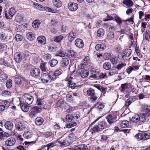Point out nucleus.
<instances>
[{"mask_svg": "<svg viewBox=\"0 0 150 150\" xmlns=\"http://www.w3.org/2000/svg\"><path fill=\"white\" fill-rule=\"evenodd\" d=\"M23 102L25 104L30 105L33 102V97L28 94H24L23 96Z\"/></svg>", "mask_w": 150, "mask_h": 150, "instance_id": "f257e3e1", "label": "nucleus"}, {"mask_svg": "<svg viewBox=\"0 0 150 150\" xmlns=\"http://www.w3.org/2000/svg\"><path fill=\"white\" fill-rule=\"evenodd\" d=\"M117 116L115 113H111L108 115L106 119L109 124L111 125L115 121Z\"/></svg>", "mask_w": 150, "mask_h": 150, "instance_id": "f03ea898", "label": "nucleus"}, {"mask_svg": "<svg viewBox=\"0 0 150 150\" xmlns=\"http://www.w3.org/2000/svg\"><path fill=\"white\" fill-rule=\"evenodd\" d=\"M87 95L92 97L91 98V99L93 102H94L97 99V97L95 95L94 91L93 89L90 88L87 91Z\"/></svg>", "mask_w": 150, "mask_h": 150, "instance_id": "7ed1b4c3", "label": "nucleus"}, {"mask_svg": "<svg viewBox=\"0 0 150 150\" xmlns=\"http://www.w3.org/2000/svg\"><path fill=\"white\" fill-rule=\"evenodd\" d=\"M68 8L71 11H74L76 10L78 7V4L75 3L70 2L68 4Z\"/></svg>", "mask_w": 150, "mask_h": 150, "instance_id": "20e7f679", "label": "nucleus"}, {"mask_svg": "<svg viewBox=\"0 0 150 150\" xmlns=\"http://www.w3.org/2000/svg\"><path fill=\"white\" fill-rule=\"evenodd\" d=\"M139 66L137 65L129 66L126 69V72L128 74H130L133 71L138 70L139 69Z\"/></svg>", "mask_w": 150, "mask_h": 150, "instance_id": "39448f33", "label": "nucleus"}, {"mask_svg": "<svg viewBox=\"0 0 150 150\" xmlns=\"http://www.w3.org/2000/svg\"><path fill=\"white\" fill-rule=\"evenodd\" d=\"M40 70L37 68H35L32 69L30 72V74L33 77H36L39 76L40 73Z\"/></svg>", "mask_w": 150, "mask_h": 150, "instance_id": "423d86ee", "label": "nucleus"}, {"mask_svg": "<svg viewBox=\"0 0 150 150\" xmlns=\"http://www.w3.org/2000/svg\"><path fill=\"white\" fill-rule=\"evenodd\" d=\"M141 110L143 112L146 113V115L150 116V106L146 105H142L141 108Z\"/></svg>", "mask_w": 150, "mask_h": 150, "instance_id": "0eeeda50", "label": "nucleus"}, {"mask_svg": "<svg viewBox=\"0 0 150 150\" xmlns=\"http://www.w3.org/2000/svg\"><path fill=\"white\" fill-rule=\"evenodd\" d=\"M15 143V139L13 137H11L6 141L5 144L7 146H12Z\"/></svg>", "mask_w": 150, "mask_h": 150, "instance_id": "6e6552de", "label": "nucleus"}, {"mask_svg": "<svg viewBox=\"0 0 150 150\" xmlns=\"http://www.w3.org/2000/svg\"><path fill=\"white\" fill-rule=\"evenodd\" d=\"M41 81L44 83H47L50 80L49 75L46 73L42 74L40 77Z\"/></svg>", "mask_w": 150, "mask_h": 150, "instance_id": "1a4fd4ad", "label": "nucleus"}, {"mask_svg": "<svg viewBox=\"0 0 150 150\" xmlns=\"http://www.w3.org/2000/svg\"><path fill=\"white\" fill-rule=\"evenodd\" d=\"M76 46L79 48H82L84 46V43L83 40L80 39H77L74 42Z\"/></svg>", "mask_w": 150, "mask_h": 150, "instance_id": "9d476101", "label": "nucleus"}, {"mask_svg": "<svg viewBox=\"0 0 150 150\" xmlns=\"http://www.w3.org/2000/svg\"><path fill=\"white\" fill-rule=\"evenodd\" d=\"M69 86L72 89H77L81 88L82 86V85H77L75 83H73L72 81H69L68 83Z\"/></svg>", "mask_w": 150, "mask_h": 150, "instance_id": "9b49d317", "label": "nucleus"}, {"mask_svg": "<svg viewBox=\"0 0 150 150\" xmlns=\"http://www.w3.org/2000/svg\"><path fill=\"white\" fill-rule=\"evenodd\" d=\"M105 48L106 46L105 43L97 44L95 46L96 50L99 51L103 50Z\"/></svg>", "mask_w": 150, "mask_h": 150, "instance_id": "f8f14e48", "label": "nucleus"}, {"mask_svg": "<svg viewBox=\"0 0 150 150\" xmlns=\"http://www.w3.org/2000/svg\"><path fill=\"white\" fill-rule=\"evenodd\" d=\"M23 136L27 139H29L33 137V132L31 131H28L25 132L23 134Z\"/></svg>", "mask_w": 150, "mask_h": 150, "instance_id": "ddd939ff", "label": "nucleus"}, {"mask_svg": "<svg viewBox=\"0 0 150 150\" xmlns=\"http://www.w3.org/2000/svg\"><path fill=\"white\" fill-rule=\"evenodd\" d=\"M69 63V60L67 58H63L60 62V65L62 67H64L67 66Z\"/></svg>", "mask_w": 150, "mask_h": 150, "instance_id": "4468645a", "label": "nucleus"}, {"mask_svg": "<svg viewBox=\"0 0 150 150\" xmlns=\"http://www.w3.org/2000/svg\"><path fill=\"white\" fill-rule=\"evenodd\" d=\"M16 128L18 131H21L25 129V126L22 123L18 122L16 125Z\"/></svg>", "mask_w": 150, "mask_h": 150, "instance_id": "2eb2a0df", "label": "nucleus"}, {"mask_svg": "<svg viewBox=\"0 0 150 150\" xmlns=\"http://www.w3.org/2000/svg\"><path fill=\"white\" fill-rule=\"evenodd\" d=\"M14 58L16 62L19 63L22 59L21 55V54L17 52L14 54Z\"/></svg>", "mask_w": 150, "mask_h": 150, "instance_id": "dca6fc26", "label": "nucleus"}, {"mask_svg": "<svg viewBox=\"0 0 150 150\" xmlns=\"http://www.w3.org/2000/svg\"><path fill=\"white\" fill-rule=\"evenodd\" d=\"M4 126L7 129L11 130L13 127V124L11 122L7 121L5 123Z\"/></svg>", "mask_w": 150, "mask_h": 150, "instance_id": "f3484780", "label": "nucleus"}, {"mask_svg": "<svg viewBox=\"0 0 150 150\" xmlns=\"http://www.w3.org/2000/svg\"><path fill=\"white\" fill-rule=\"evenodd\" d=\"M76 37V34L73 31L71 32L69 34L68 39L70 42H72Z\"/></svg>", "mask_w": 150, "mask_h": 150, "instance_id": "a211bd4d", "label": "nucleus"}, {"mask_svg": "<svg viewBox=\"0 0 150 150\" xmlns=\"http://www.w3.org/2000/svg\"><path fill=\"white\" fill-rule=\"evenodd\" d=\"M132 50L130 49L125 50L123 52L122 55V58H123L124 57H128L130 56L131 54Z\"/></svg>", "mask_w": 150, "mask_h": 150, "instance_id": "6ab92c4d", "label": "nucleus"}, {"mask_svg": "<svg viewBox=\"0 0 150 150\" xmlns=\"http://www.w3.org/2000/svg\"><path fill=\"white\" fill-rule=\"evenodd\" d=\"M23 20V17L22 15L19 13H18L15 16V21L16 22L20 23Z\"/></svg>", "mask_w": 150, "mask_h": 150, "instance_id": "aec40b11", "label": "nucleus"}, {"mask_svg": "<svg viewBox=\"0 0 150 150\" xmlns=\"http://www.w3.org/2000/svg\"><path fill=\"white\" fill-rule=\"evenodd\" d=\"M37 39L39 43L42 45H44L45 43L46 38L43 36H39Z\"/></svg>", "mask_w": 150, "mask_h": 150, "instance_id": "412c9836", "label": "nucleus"}, {"mask_svg": "<svg viewBox=\"0 0 150 150\" xmlns=\"http://www.w3.org/2000/svg\"><path fill=\"white\" fill-rule=\"evenodd\" d=\"M121 91L122 92H127L129 89L128 84L127 83L122 84L121 85Z\"/></svg>", "mask_w": 150, "mask_h": 150, "instance_id": "4be33fe9", "label": "nucleus"}, {"mask_svg": "<svg viewBox=\"0 0 150 150\" xmlns=\"http://www.w3.org/2000/svg\"><path fill=\"white\" fill-rule=\"evenodd\" d=\"M89 71L86 69H83L81 71L80 74L82 78H84L87 77L89 75Z\"/></svg>", "mask_w": 150, "mask_h": 150, "instance_id": "5701e85b", "label": "nucleus"}, {"mask_svg": "<svg viewBox=\"0 0 150 150\" xmlns=\"http://www.w3.org/2000/svg\"><path fill=\"white\" fill-rule=\"evenodd\" d=\"M27 39L30 41L33 40L35 38L34 35L32 32H29L26 34Z\"/></svg>", "mask_w": 150, "mask_h": 150, "instance_id": "b1692460", "label": "nucleus"}, {"mask_svg": "<svg viewBox=\"0 0 150 150\" xmlns=\"http://www.w3.org/2000/svg\"><path fill=\"white\" fill-rule=\"evenodd\" d=\"M33 6L35 8L40 11H42L45 9V7L42 5L37 3H34L33 4Z\"/></svg>", "mask_w": 150, "mask_h": 150, "instance_id": "393cba45", "label": "nucleus"}, {"mask_svg": "<svg viewBox=\"0 0 150 150\" xmlns=\"http://www.w3.org/2000/svg\"><path fill=\"white\" fill-rule=\"evenodd\" d=\"M65 102L62 99L59 100L57 103V106L61 108H63L65 107Z\"/></svg>", "mask_w": 150, "mask_h": 150, "instance_id": "a878e982", "label": "nucleus"}, {"mask_svg": "<svg viewBox=\"0 0 150 150\" xmlns=\"http://www.w3.org/2000/svg\"><path fill=\"white\" fill-rule=\"evenodd\" d=\"M65 53L67 55L71 57H73L76 56V53L74 51L71 50H68Z\"/></svg>", "mask_w": 150, "mask_h": 150, "instance_id": "bb28decb", "label": "nucleus"}, {"mask_svg": "<svg viewBox=\"0 0 150 150\" xmlns=\"http://www.w3.org/2000/svg\"><path fill=\"white\" fill-rule=\"evenodd\" d=\"M103 103L100 102L97 103L95 105V108L98 110H101L104 107Z\"/></svg>", "mask_w": 150, "mask_h": 150, "instance_id": "cd10ccee", "label": "nucleus"}, {"mask_svg": "<svg viewBox=\"0 0 150 150\" xmlns=\"http://www.w3.org/2000/svg\"><path fill=\"white\" fill-rule=\"evenodd\" d=\"M53 5L57 8L61 7L62 5V2L59 0H53Z\"/></svg>", "mask_w": 150, "mask_h": 150, "instance_id": "c85d7f7f", "label": "nucleus"}, {"mask_svg": "<svg viewBox=\"0 0 150 150\" xmlns=\"http://www.w3.org/2000/svg\"><path fill=\"white\" fill-rule=\"evenodd\" d=\"M44 121V120L41 117L37 118L35 120V123L38 125H41Z\"/></svg>", "mask_w": 150, "mask_h": 150, "instance_id": "c756f323", "label": "nucleus"}, {"mask_svg": "<svg viewBox=\"0 0 150 150\" xmlns=\"http://www.w3.org/2000/svg\"><path fill=\"white\" fill-rule=\"evenodd\" d=\"M58 63V61L57 60L53 59L51 60L49 62V64H50V67H52L56 65Z\"/></svg>", "mask_w": 150, "mask_h": 150, "instance_id": "7c9ffc66", "label": "nucleus"}, {"mask_svg": "<svg viewBox=\"0 0 150 150\" xmlns=\"http://www.w3.org/2000/svg\"><path fill=\"white\" fill-rule=\"evenodd\" d=\"M40 24V22L38 20H34L32 23V26L34 28H38Z\"/></svg>", "mask_w": 150, "mask_h": 150, "instance_id": "2f4dec72", "label": "nucleus"}, {"mask_svg": "<svg viewBox=\"0 0 150 150\" xmlns=\"http://www.w3.org/2000/svg\"><path fill=\"white\" fill-rule=\"evenodd\" d=\"M22 79L21 77L19 76H16L14 77V82L15 83L18 84H20L21 83V79Z\"/></svg>", "mask_w": 150, "mask_h": 150, "instance_id": "473e14b6", "label": "nucleus"}, {"mask_svg": "<svg viewBox=\"0 0 150 150\" xmlns=\"http://www.w3.org/2000/svg\"><path fill=\"white\" fill-rule=\"evenodd\" d=\"M16 11L15 8L13 7L10 8L8 11V14L10 17L12 18L15 14Z\"/></svg>", "mask_w": 150, "mask_h": 150, "instance_id": "72a5a7b5", "label": "nucleus"}, {"mask_svg": "<svg viewBox=\"0 0 150 150\" xmlns=\"http://www.w3.org/2000/svg\"><path fill=\"white\" fill-rule=\"evenodd\" d=\"M55 145V142H52L47 144L46 145L44 146L47 149V150H49L50 149L53 147Z\"/></svg>", "mask_w": 150, "mask_h": 150, "instance_id": "f704fd0d", "label": "nucleus"}, {"mask_svg": "<svg viewBox=\"0 0 150 150\" xmlns=\"http://www.w3.org/2000/svg\"><path fill=\"white\" fill-rule=\"evenodd\" d=\"M123 3L128 7H131L133 4L132 1L131 0H124L123 1Z\"/></svg>", "mask_w": 150, "mask_h": 150, "instance_id": "c9c22d12", "label": "nucleus"}, {"mask_svg": "<svg viewBox=\"0 0 150 150\" xmlns=\"http://www.w3.org/2000/svg\"><path fill=\"white\" fill-rule=\"evenodd\" d=\"M110 63L108 62H105L103 64V67L106 70H109L111 68Z\"/></svg>", "mask_w": 150, "mask_h": 150, "instance_id": "e433bc0d", "label": "nucleus"}, {"mask_svg": "<svg viewBox=\"0 0 150 150\" xmlns=\"http://www.w3.org/2000/svg\"><path fill=\"white\" fill-rule=\"evenodd\" d=\"M48 75L50 77V79L51 81H54L57 78L54 72L52 71H50Z\"/></svg>", "mask_w": 150, "mask_h": 150, "instance_id": "4c0bfd02", "label": "nucleus"}, {"mask_svg": "<svg viewBox=\"0 0 150 150\" xmlns=\"http://www.w3.org/2000/svg\"><path fill=\"white\" fill-rule=\"evenodd\" d=\"M104 33V30L102 28L99 29L97 32V35L98 37H102Z\"/></svg>", "mask_w": 150, "mask_h": 150, "instance_id": "58836bf2", "label": "nucleus"}, {"mask_svg": "<svg viewBox=\"0 0 150 150\" xmlns=\"http://www.w3.org/2000/svg\"><path fill=\"white\" fill-rule=\"evenodd\" d=\"M139 115L138 114H136L131 119V120L134 122H137L139 121Z\"/></svg>", "mask_w": 150, "mask_h": 150, "instance_id": "ea45409f", "label": "nucleus"}, {"mask_svg": "<svg viewBox=\"0 0 150 150\" xmlns=\"http://www.w3.org/2000/svg\"><path fill=\"white\" fill-rule=\"evenodd\" d=\"M114 37L113 32H110L108 33L106 39L108 40H111L114 38Z\"/></svg>", "mask_w": 150, "mask_h": 150, "instance_id": "a19ab883", "label": "nucleus"}, {"mask_svg": "<svg viewBox=\"0 0 150 150\" xmlns=\"http://www.w3.org/2000/svg\"><path fill=\"white\" fill-rule=\"evenodd\" d=\"M75 150H87V149L85 148V145L82 144L76 147Z\"/></svg>", "mask_w": 150, "mask_h": 150, "instance_id": "79ce46f5", "label": "nucleus"}, {"mask_svg": "<svg viewBox=\"0 0 150 150\" xmlns=\"http://www.w3.org/2000/svg\"><path fill=\"white\" fill-rule=\"evenodd\" d=\"M63 38V37L62 36L59 35L54 37V39L55 42H59L61 41Z\"/></svg>", "mask_w": 150, "mask_h": 150, "instance_id": "37998d69", "label": "nucleus"}, {"mask_svg": "<svg viewBox=\"0 0 150 150\" xmlns=\"http://www.w3.org/2000/svg\"><path fill=\"white\" fill-rule=\"evenodd\" d=\"M44 134L46 137H50V138H52L54 136V134L50 132H45Z\"/></svg>", "mask_w": 150, "mask_h": 150, "instance_id": "c03bdc74", "label": "nucleus"}, {"mask_svg": "<svg viewBox=\"0 0 150 150\" xmlns=\"http://www.w3.org/2000/svg\"><path fill=\"white\" fill-rule=\"evenodd\" d=\"M62 137H60L57 140V141L58 143H59L61 145V146H63L65 145L66 144V142L65 140L62 139Z\"/></svg>", "mask_w": 150, "mask_h": 150, "instance_id": "a18cd8bd", "label": "nucleus"}, {"mask_svg": "<svg viewBox=\"0 0 150 150\" xmlns=\"http://www.w3.org/2000/svg\"><path fill=\"white\" fill-rule=\"evenodd\" d=\"M143 139H148L150 138V131L145 132L143 133Z\"/></svg>", "mask_w": 150, "mask_h": 150, "instance_id": "49530a36", "label": "nucleus"}, {"mask_svg": "<svg viewBox=\"0 0 150 150\" xmlns=\"http://www.w3.org/2000/svg\"><path fill=\"white\" fill-rule=\"evenodd\" d=\"M32 110L37 114L41 111V109L38 107L35 106L33 108Z\"/></svg>", "mask_w": 150, "mask_h": 150, "instance_id": "de8ad7c7", "label": "nucleus"}, {"mask_svg": "<svg viewBox=\"0 0 150 150\" xmlns=\"http://www.w3.org/2000/svg\"><path fill=\"white\" fill-rule=\"evenodd\" d=\"M145 39L148 41H150V31L146 30L145 33Z\"/></svg>", "mask_w": 150, "mask_h": 150, "instance_id": "09e8293b", "label": "nucleus"}, {"mask_svg": "<svg viewBox=\"0 0 150 150\" xmlns=\"http://www.w3.org/2000/svg\"><path fill=\"white\" fill-rule=\"evenodd\" d=\"M15 39L17 42L21 41L23 39V37L21 35L16 34L15 36Z\"/></svg>", "mask_w": 150, "mask_h": 150, "instance_id": "8fccbe9b", "label": "nucleus"}, {"mask_svg": "<svg viewBox=\"0 0 150 150\" xmlns=\"http://www.w3.org/2000/svg\"><path fill=\"white\" fill-rule=\"evenodd\" d=\"M133 99L132 98H129L125 102V105L126 107H128L131 104L132 102Z\"/></svg>", "mask_w": 150, "mask_h": 150, "instance_id": "3c124183", "label": "nucleus"}, {"mask_svg": "<svg viewBox=\"0 0 150 150\" xmlns=\"http://www.w3.org/2000/svg\"><path fill=\"white\" fill-rule=\"evenodd\" d=\"M134 137L136 139L139 140L144 139L143 134L138 133L135 135Z\"/></svg>", "mask_w": 150, "mask_h": 150, "instance_id": "603ef678", "label": "nucleus"}, {"mask_svg": "<svg viewBox=\"0 0 150 150\" xmlns=\"http://www.w3.org/2000/svg\"><path fill=\"white\" fill-rule=\"evenodd\" d=\"M98 126L100 127V129L101 128L102 129H104L105 127V123L103 121L99 122Z\"/></svg>", "mask_w": 150, "mask_h": 150, "instance_id": "864d4df0", "label": "nucleus"}, {"mask_svg": "<svg viewBox=\"0 0 150 150\" xmlns=\"http://www.w3.org/2000/svg\"><path fill=\"white\" fill-rule=\"evenodd\" d=\"M114 19L118 25H120L122 23V20L119 17L116 16Z\"/></svg>", "mask_w": 150, "mask_h": 150, "instance_id": "5fc2aeb1", "label": "nucleus"}, {"mask_svg": "<svg viewBox=\"0 0 150 150\" xmlns=\"http://www.w3.org/2000/svg\"><path fill=\"white\" fill-rule=\"evenodd\" d=\"M66 98V100L68 102H71L74 100L72 96L69 94L67 95Z\"/></svg>", "mask_w": 150, "mask_h": 150, "instance_id": "6e6d98bb", "label": "nucleus"}, {"mask_svg": "<svg viewBox=\"0 0 150 150\" xmlns=\"http://www.w3.org/2000/svg\"><path fill=\"white\" fill-rule=\"evenodd\" d=\"M56 55L57 56L61 57H64L65 56V54L61 50H59L57 52Z\"/></svg>", "mask_w": 150, "mask_h": 150, "instance_id": "4d7b16f0", "label": "nucleus"}, {"mask_svg": "<svg viewBox=\"0 0 150 150\" xmlns=\"http://www.w3.org/2000/svg\"><path fill=\"white\" fill-rule=\"evenodd\" d=\"M21 108L22 110L24 112H26L29 110L28 106L25 105H22L21 107Z\"/></svg>", "mask_w": 150, "mask_h": 150, "instance_id": "13d9d810", "label": "nucleus"}, {"mask_svg": "<svg viewBox=\"0 0 150 150\" xmlns=\"http://www.w3.org/2000/svg\"><path fill=\"white\" fill-rule=\"evenodd\" d=\"M139 121L141 122H144L145 120V114L144 113H142L139 116Z\"/></svg>", "mask_w": 150, "mask_h": 150, "instance_id": "bf43d9fd", "label": "nucleus"}, {"mask_svg": "<svg viewBox=\"0 0 150 150\" xmlns=\"http://www.w3.org/2000/svg\"><path fill=\"white\" fill-rule=\"evenodd\" d=\"M121 125L122 127H126L129 125V122L126 120L123 121L121 123Z\"/></svg>", "mask_w": 150, "mask_h": 150, "instance_id": "052dcab7", "label": "nucleus"}, {"mask_svg": "<svg viewBox=\"0 0 150 150\" xmlns=\"http://www.w3.org/2000/svg\"><path fill=\"white\" fill-rule=\"evenodd\" d=\"M117 73V71L116 69L114 68L112 69L108 72V74L110 76L113 75Z\"/></svg>", "mask_w": 150, "mask_h": 150, "instance_id": "680f3d73", "label": "nucleus"}, {"mask_svg": "<svg viewBox=\"0 0 150 150\" xmlns=\"http://www.w3.org/2000/svg\"><path fill=\"white\" fill-rule=\"evenodd\" d=\"M93 133V132L91 129L89 130H87L85 132L86 135V136H88L90 137L92 135Z\"/></svg>", "mask_w": 150, "mask_h": 150, "instance_id": "e2e57ef3", "label": "nucleus"}, {"mask_svg": "<svg viewBox=\"0 0 150 150\" xmlns=\"http://www.w3.org/2000/svg\"><path fill=\"white\" fill-rule=\"evenodd\" d=\"M46 10L48 12L54 13H57L58 12V11L54 10L52 8H50L49 7H46Z\"/></svg>", "mask_w": 150, "mask_h": 150, "instance_id": "0e129e2a", "label": "nucleus"}, {"mask_svg": "<svg viewBox=\"0 0 150 150\" xmlns=\"http://www.w3.org/2000/svg\"><path fill=\"white\" fill-rule=\"evenodd\" d=\"M52 56L50 54L47 53L45 54L44 55V59L46 61H48L51 58Z\"/></svg>", "mask_w": 150, "mask_h": 150, "instance_id": "69168bd1", "label": "nucleus"}, {"mask_svg": "<svg viewBox=\"0 0 150 150\" xmlns=\"http://www.w3.org/2000/svg\"><path fill=\"white\" fill-rule=\"evenodd\" d=\"M8 78V76L6 74H2L0 76V80L4 81L6 80Z\"/></svg>", "mask_w": 150, "mask_h": 150, "instance_id": "338daca9", "label": "nucleus"}, {"mask_svg": "<svg viewBox=\"0 0 150 150\" xmlns=\"http://www.w3.org/2000/svg\"><path fill=\"white\" fill-rule=\"evenodd\" d=\"M6 86L8 88H10L12 86V80L11 79L8 80L6 83Z\"/></svg>", "mask_w": 150, "mask_h": 150, "instance_id": "774afa93", "label": "nucleus"}]
</instances>
